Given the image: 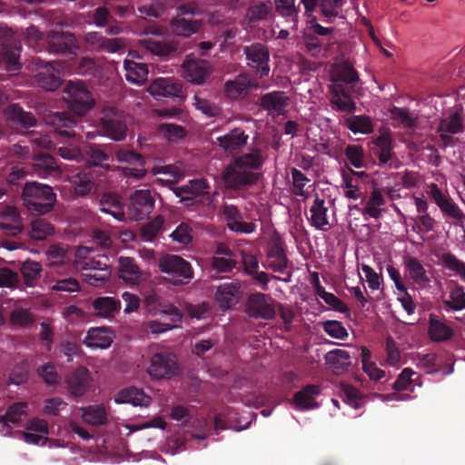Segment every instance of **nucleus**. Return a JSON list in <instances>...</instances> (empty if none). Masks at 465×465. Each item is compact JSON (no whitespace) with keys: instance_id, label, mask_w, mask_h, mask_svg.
I'll use <instances>...</instances> for the list:
<instances>
[{"instance_id":"nucleus-1","label":"nucleus","mask_w":465,"mask_h":465,"mask_svg":"<svg viewBox=\"0 0 465 465\" xmlns=\"http://www.w3.org/2000/svg\"><path fill=\"white\" fill-rule=\"evenodd\" d=\"M63 98L70 112H49L45 115V121L62 136H79L74 131L78 120L76 116L84 115L93 108V95L84 83L70 81L64 87Z\"/></svg>"},{"instance_id":"nucleus-2","label":"nucleus","mask_w":465,"mask_h":465,"mask_svg":"<svg viewBox=\"0 0 465 465\" xmlns=\"http://www.w3.org/2000/svg\"><path fill=\"white\" fill-rule=\"evenodd\" d=\"M265 162L262 151L252 147L248 153L233 157L223 169L222 178L225 186L233 191L246 190L259 180V171Z\"/></svg>"},{"instance_id":"nucleus-3","label":"nucleus","mask_w":465,"mask_h":465,"mask_svg":"<svg viewBox=\"0 0 465 465\" xmlns=\"http://www.w3.org/2000/svg\"><path fill=\"white\" fill-rule=\"evenodd\" d=\"M22 199L29 212L43 215L53 211L56 194L51 186L33 181L25 183Z\"/></svg>"},{"instance_id":"nucleus-4","label":"nucleus","mask_w":465,"mask_h":465,"mask_svg":"<svg viewBox=\"0 0 465 465\" xmlns=\"http://www.w3.org/2000/svg\"><path fill=\"white\" fill-rule=\"evenodd\" d=\"M0 228L7 236L16 239H5L0 243L6 250L14 251L24 247L25 242L21 238L24 226L21 223V217L17 209L14 206L6 205L0 211Z\"/></svg>"},{"instance_id":"nucleus-5","label":"nucleus","mask_w":465,"mask_h":465,"mask_svg":"<svg viewBox=\"0 0 465 465\" xmlns=\"http://www.w3.org/2000/svg\"><path fill=\"white\" fill-rule=\"evenodd\" d=\"M160 270L171 277L174 285L188 282L193 277V268L183 258L168 254L159 260Z\"/></svg>"},{"instance_id":"nucleus-6","label":"nucleus","mask_w":465,"mask_h":465,"mask_svg":"<svg viewBox=\"0 0 465 465\" xmlns=\"http://www.w3.org/2000/svg\"><path fill=\"white\" fill-rule=\"evenodd\" d=\"M100 125L105 135L114 141H123L126 137V116L122 111L114 107L105 108L100 119Z\"/></svg>"},{"instance_id":"nucleus-7","label":"nucleus","mask_w":465,"mask_h":465,"mask_svg":"<svg viewBox=\"0 0 465 465\" xmlns=\"http://www.w3.org/2000/svg\"><path fill=\"white\" fill-rule=\"evenodd\" d=\"M46 51L54 54H75L79 45L75 35L70 32L51 30L45 38Z\"/></svg>"},{"instance_id":"nucleus-8","label":"nucleus","mask_w":465,"mask_h":465,"mask_svg":"<svg viewBox=\"0 0 465 465\" xmlns=\"http://www.w3.org/2000/svg\"><path fill=\"white\" fill-rule=\"evenodd\" d=\"M164 34L163 27L155 24H150L144 26L141 35L144 38L141 40L142 45L152 54L158 56H168L176 52L177 45L173 42H164L155 40L154 36H161Z\"/></svg>"},{"instance_id":"nucleus-9","label":"nucleus","mask_w":465,"mask_h":465,"mask_svg":"<svg viewBox=\"0 0 465 465\" xmlns=\"http://www.w3.org/2000/svg\"><path fill=\"white\" fill-rule=\"evenodd\" d=\"M429 195L452 224L463 226L465 213L450 196L442 193L436 183H432L429 185Z\"/></svg>"},{"instance_id":"nucleus-10","label":"nucleus","mask_w":465,"mask_h":465,"mask_svg":"<svg viewBox=\"0 0 465 465\" xmlns=\"http://www.w3.org/2000/svg\"><path fill=\"white\" fill-rule=\"evenodd\" d=\"M183 77L193 84H203L211 76L213 66L208 60L193 54H187L182 64Z\"/></svg>"},{"instance_id":"nucleus-11","label":"nucleus","mask_w":465,"mask_h":465,"mask_svg":"<svg viewBox=\"0 0 465 465\" xmlns=\"http://www.w3.org/2000/svg\"><path fill=\"white\" fill-rule=\"evenodd\" d=\"M245 312L251 318L265 321L273 320L276 316L273 299L262 292L252 293L249 296Z\"/></svg>"},{"instance_id":"nucleus-12","label":"nucleus","mask_w":465,"mask_h":465,"mask_svg":"<svg viewBox=\"0 0 465 465\" xmlns=\"http://www.w3.org/2000/svg\"><path fill=\"white\" fill-rule=\"evenodd\" d=\"M243 54L246 56L247 64L255 70L260 78L269 75L270 53L268 47L262 43H253L243 46Z\"/></svg>"},{"instance_id":"nucleus-13","label":"nucleus","mask_w":465,"mask_h":465,"mask_svg":"<svg viewBox=\"0 0 465 465\" xmlns=\"http://www.w3.org/2000/svg\"><path fill=\"white\" fill-rule=\"evenodd\" d=\"M154 207V199L149 190H136L130 196L128 214L135 221H141L149 216Z\"/></svg>"},{"instance_id":"nucleus-14","label":"nucleus","mask_w":465,"mask_h":465,"mask_svg":"<svg viewBox=\"0 0 465 465\" xmlns=\"http://www.w3.org/2000/svg\"><path fill=\"white\" fill-rule=\"evenodd\" d=\"M176 356L171 352H157L151 359L149 374L155 379L171 378L177 372Z\"/></svg>"},{"instance_id":"nucleus-15","label":"nucleus","mask_w":465,"mask_h":465,"mask_svg":"<svg viewBox=\"0 0 465 465\" xmlns=\"http://www.w3.org/2000/svg\"><path fill=\"white\" fill-rule=\"evenodd\" d=\"M22 45L19 40L6 37L3 40L0 52V67L5 66L7 71L21 69L20 53Z\"/></svg>"},{"instance_id":"nucleus-16","label":"nucleus","mask_w":465,"mask_h":465,"mask_svg":"<svg viewBox=\"0 0 465 465\" xmlns=\"http://www.w3.org/2000/svg\"><path fill=\"white\" fill-rule=\"evenodd\" d=\"M281 237L275 235L271 238L267 247L268 268L275 272L284 273L289 261Z\"/></svg>"},{"instance_id":"nucleus-17","label":"nucleus","mask_w":465,"mask_h":465,"mask_svg":"<svg viewBox=\"0 0 465 465\" xmlns=\"http://www.w3.org/2000/svg\"><path fill=\"white\" fill-rule=\"evenodd\" d=\"M115 157L120 163H127L130 165L136 166L123 168V173L125 176L141 179L145 175L146 171L143 168L145 159L141 153H135L133 150L119 148L115 152Z\"/></svg>"},{"instance_id":"nucleus-18","label":"nucleus","mask_w":465,"mask_h":465,"mask_svg":"<svg viewBox=\"0 0 465 465\" xmlns=\"http://www.w3.org/2000/svg\"><path fill=\"white\" fill-rule=\"evenodd\" d=\"M249 135L240 127L230 130L216 138L218 146L226 153L236 154L243 150L248 143Z\"/></svg>"},{"instance_id":"nucleus-19","label":"nucleus","mask_w":465,"mask_h":465,"mask_svg":"<svg viewBox=\"0 0 465 465\" xmlns=\"http://www.w3.org/2000/svg\"><path fill=\"white\" fill-rule=\"evenodd\" d=\"M242 294V284L239 282H224L217 287L214 299L220 308L228 310L239 302Z\"/></svg>"},{"instance_id":"nucleus-20","label":"nucleus","mask_w":465,"mask_h":465,"mask_svg":"<svg viewBox=\"0 0 465 465\" xmlns=\"http://www.w3.org/2000/svg\"><path fill=\"white\" fill-rule=\"evenodd\" d=\"M209 183L205 179H193L186 184L173 189L174 194L187 205L193 204L194 199L209 193Z\"/></svg>"},{"instance_id":"nucleus-21","label":"nucleus","mask_w":465,"mask_h":465,"mask_svg":"<svg viewBox=\"0 0 465 465\" xmlns=\"http://www.w3.org/2000/svg\"><path fill=\"white\" fill-rule=\"evenodd\" d=\"M91 373L84 366H79L66 377L69 392L74 397L83 396L91 385Z\"/></svg>"},{"instance_id":"nucleus-22","label":"nucleus","mask_w":465,"mask_h":465,"mask_svg":"<svg viewBox=\"0 0 465 465\" xmlns=\"http://www.w3.org/2000/svg\"><path fill=\"white\" fill-rule=\"evenodd\" d=\"M290 97L283 91H272L260 97V106L269 114L283 115L290 104Z\"/></svg>"},{"instance_id":"nucleus-23","label":"nucleus","mask_w":465,"mask_h":465,"mask_svg":"<svg viewBox=\"0 0 465 465\" xmlns=\"http://www.w3.org/2000/svg\"><path fill=\"white\" fill-rule=\"evenodd\" d=\"M223 213L227 222L228 228L232 232L248 234L253 232L256 229L254 223L242 221V215L239 209L232 204H225Z\"/></svg>"},{"instance_id":"nucleus-24","label":"nucleus","mask_w":465,"mask_h":465,"mask_svg":"<svg viewBox=\"0 0 465 465\" xmlns=\"http://www.w3.org/2000/svg\"><path fill=\"white\" fill-rule=\"evenodd\" d=\"M60 66L58 63H45L42 71L36 74L39 86L47 91L58 89L62 84Z\"/></svg>"},{"instance_id":"nucleus-25","label":"nucleus","mask_w":465,"mask_h":465,"mask_svg":"<svg viewBox=\"0 0 465 465\" xmlns=\"http://www.w3.org/2000/svg\"><path fill=\"white\" fill-rule=\"evenodd\" d=\"M373 146L371 148L373 154L380 161V164L387 163L392 157V138L389 129L380 132V134L372 140Z\"/></svg>"},{"instance_id":"nucleus-26","label":"nucleus","mask_w":465,"mask_h":465,"mask_svg":"<svg viewBox=\"0 0 465 465\" xmlns=\"http://www.w3.org/2000/svg\"><path fill=\"white\" fill-rule=\"evenodd\" d=\"M99 205L101 212L112 215L119 222L125 221L124 204L118 194L104 193L99 200Z\"/></svg>"},{"instance_id":"nucleus-27","label":"nucleus","mask_w":465,"mask_h":465,"mask_svg":"<svg viewBox=\"0 0 465 465\" xmlns=\"http://www.w3.org/2000/svg\"><path fill=\"white\" fill-rule=\"evenodd\" d=\"M321 393V387L315 384H308L293 395V402L299 411H308L316 409L319 404L315 401V397Z\"/></svg>"},{"instance_id":"nucleus-28","label":"nucleus","mask_w":465,"mask_h":465,"mask_svg":"<svg viewBox=\"0 0 465 465\" xmlns=\"http://www.w3.org/2000/svg\"><path fill=\"white\" fill-rule=\"evenodd\" d=\"M258 86L255 80L251 78L247 74H239L233 80L226 81L224 84V91L232 99H237L238 97L247 94L250 88H256Z\"/></svg>"},{"instance_id":"nucleus-29","label":"nucleus","mask_w":465,"mask_h":465,"mask_svg":"<svg viewBox=\"0 0 465 465\" xmlns=\"http://www.w3.org/2000/svg\"><path fill=\"white\" fill-rule=\"evenodd\" d=\"M5 115L12 124L25 129L35 126L36 123L35 115L30 112H25L17 104H13L6 107Z\"/></svg>"},{"instance_id":"nucleus-30","label":"nucleus","mask_w":465,"mask_h":465,"mask_svg":"<svg viewBox=\"0 0 465 465\" xmlns=\"http://www.w3.org/2000/svg\"><path fill=\"white\" fill-rule=\"evenodd\" d=\"M116 403H130L134 406L146 407L151 403V397L143 390L136 387H127L121 390L114 399Z\"/></svg>"},{"instance_id":"nucleus-31","label":"nucleus","mask_w":465,"mask_h":465,"mask_svg":"<svg viewBox=\"0 0 465 465\" xmlns=\"http://www.w3.org/2000/svg\"><path fill=\"white\" fill-rule=\"evenodd\" d=\"M148 90L153 96L172 97L179 96L182 87L171 78H157L149 85Z\"/></svg>"},{"instance_id":"nucleus-32","label":"nucleus","mask_w":465,"mask_h":465,"mask_svg":"<svg viewBox=\"0 0 465 465\" xmlns=\"http://www.w3.org/2000/svg\"><path fill=\"white\" fill-rule=\"evenodd\" d=\"M92 307L96 316L113 318L120 311L121 302L114 297H98L93 301Z\"/></svg>"},{"instance_id":"nucleus-33","label":"nucleus","mask_w":465,"mask_h":465,"mask_svg":"<svg viewBox=\"0 0 465 465\" xmlns=\"http://www.w3.org/2000/svg\"><path fill=\"white\" fill-rule=\"evenodd\" d=\"M112 342V331L105 327L91 328L84 340L85 345L90 348L107 349Z\"/></svg>"},{"instance_id":"nucleus-34","label":"nucleus","mask_w":465,"mask_h":465,"mask_svg":"<svg viewBox=\"0 0 465 465\" xmlns=\"http://www.w3.org/2000/svg\"><path fill=\"white\" fill-rule=\"evenodd\" d=\"M327 212L328 207L325 206L324 199H321L317 194L310 209L311 224L318 230H328L329 221Z\"/></svg>"},{"instance_id":"nucleus-35","label":"nucleus","mask_w":465,"mask_h":465,"mask_svg":"<svg viewBox=\"0 0 465 465\" xmlns=\"http://www.w3.org/2000/svg\"><path fill=\"white\" fill-rule=\"evenodd\" d=\"M449 296L443 300L445 311H461L465 309V292L462 286L455 282H450L448 285Z\"/></svg>"},{"instance_id":"nucleus-36","label":"nucleus","mask_w":465,"mask_h":465,"mask_svg":"<svg viewBox=\"0 0 465 465\" xmlns=\"http://www.w3.org/2000/svg\"><path fill=\"white\" fill-rule=\"evenodd\" d=\"M406 275L418 285H424L430 282L427 272L422 263L413 256H407L404 259Z\"/></svg>"},{"instance_id":"nucleus-37","label":"nucleus","mask_w":465,"mask_h":465,"mask_svg":"<svg viewBox=\"0 0 465 465\" xmlns=\"http://www.w3.org/2000/svg\"><path fill=\"white\" fill-rule=\"evenodd\" d=\"M124 68L126 72L125 78L128 82L140 85L146 81L148 75V66L146 64L127 58L124 62Z\"/></svg>"},{"instance_id":"nucleus-38","label":"nucleus","mask_w":465,"mask_h":465,"mask_svg":"<svg viewBox=\"0 0 465 465\" xmlns=\"http://www.w3.org/2000/svg\"><path fill=\"white\" fill-rule=\"evenodd\" d=\"M428 333L432 341L440 342L450 340L453 336V330L438 316L430 314Z\"/></svg>"},{"instance_id":"nucleus-39","label":"nucleus","mask_w":465,"mask_h":465,"mask_svg":"<svg viewBox=\"0 0 465 465\" xmlns=\"http://www.w3.org/2000/svg\"><path fill=\"white\" fill-rule=\"evenodd\" d=\"M332 80L336 84H346L353 86L359 82V74L353 65L348 62H342L335 65Z\"/></svg>"},{"instance_id":"nucleus-40","label":"nucleus","mask_w":465,"mask_h":465,"mask_svg":"<svg viewBox=\"0 0 465 465\" xmlns=\"http://www.w3.org/2000/svg\"><path fill=\"white\" fill-rule=\"evenodd\" d=\"M119 276L126 282L137 284L141 280L142 272L134 259L130 257H120Z\"/></svg>"},{"instance_id":"nucleus-41","label":"nucleus","mask_w":465,"mask_h":465,"mask_svg":"<svg viewBox=\"0 0 465 465\" xmlns=\"http://www.w3.org/2000/svg\"><path fill=\"white\" fill-rule=\"evenodd\" d=\"M170 25L175 35L189 37L199 32L203 22L201 20H188L177 16L171 20Z\"/></svg>"},{"instance_id":"nucleus-42","label":"nucleus","mask_w":465,"mask_h":465,"mask_svg":"<svg viewBox=\"0 0 465 465\" xmlns=\"http://www.w3.org/2000/svg\"><path fill=\"white\" fill-rule=\"evenodd\" d=\"M80 411L83 420L90 425L98 426L107 422V413L103 404L83 407Z\"/></svg>"},{"instance_id":"nucleus-43","label":"nucleus","mask_w":465,"mask_h":465,"mask_svg":"<svg viewBox=\"0 0 465 465\" xmlns=\"http://www.w3.org/2000/svg\"><path fill=\"white\" fill-rule=\"evenodd\" d=\"M325 361L335 371H344L351 365V355L345 350L335 349L325 355Z\"/></svg>"},{"instance_id":"nucleus-44","label":"nucleus","mask_w":465,"mask_h":465,"mask_svg":"<svg viewBox=\"0 0 465 465\" xmlns=\"http://www.w3.org/2000/svg\"><path fill=\"white\" fill-rule=\"evenodd\" d=\"M276 12L283 16L287 22L292 23L295 28L298 24L300 5H295V0H275Z\"/></svg>"},{"instance_id":"nucleus-45","label":"nucleus","mask_w":465,"mask_h":465,"mask_svg":"<svg viewBox=\"0 0 465 465\" xmlns=\"http://www.w3.org/2000/svg\"><path fill=\"white\" fill-rule=\"evenodd\" d=\"M463 129L464 124L461 114L459 112H454L440 121L437 132L457 134L462 133Z\"/></svg>"},{"instance_id":"nucleus-46","label":"nucleus","mask_w":465,"mask_h":465,"mask_svg":"<svg viewBox=\"0 0 465 465\" xmlns=\"http://www.w3.org/2000/svg\"><path fill=\"white\" fill-rule=\"evenodd\" d=\"M331 102L340 111L352 113L355 109V104L348 91L340 84H335Z\"/></svg>"},{"instance_id":"nucleus-47","label":"nucleus","mask_w":465,"mask_h":465,"mask_svg":"<svg viewBox=\"0 0 465 465\" xmlns=\"http://www.w3.org/2000/svg\"><path fill=\"white\" fill-rule=\"evenodd\" d=\"M390 114L394 121H397L400 125L406 129L412 130L417 125V116L411 113L410 109L406 107L393 106L390 110Z\"/></svg>"},{"instance_id":"nucleus-48","label":"nucleus","mask_w":465,"mask_h":465,"mask_svg":"<svg viewBox=\"0 0 465 465\" xmlns=\"http://www.w3.org/2000/svg\"><path fill=\"white\" fill-rule=\"evenodd\" d=\"M346 127L354 134H371L373 131L371 119L367 115H353L345 120Z\"/></svg>"},{"instance_id":"nucleus-49","label":"nucleus","mask_w":465,"mask_h":465,"mask_svg":"<svg viewBox=\"0 0 465 465\" xmlns=\"http://www.w3.org/2000/svg\"><path fill=\"white\" fill-rule=\"evenodd\" d=\"M54 231V226L49 222L43 218H37L32 221L28 235L33 240L43 241L53 234Z\"/></svg>"},{"instance_id":"nucleus-50","label":"nucleus","mask_w":465,"mask_h":465,"mask_svg":"<svg viewBox=\"0 0 465 465\" xmlns=\"http://www.w3.org/2000/svg\"><path fill=\"white\" fill-rule=\"evenodd\" d=\"M385 204V199L381 193L375 189L371 192L363 210V214H368L374 219H379L381 214V206Z\"/></svg>"},{"instance_id":"nucleus-51","label":"nucleus","mask_w":465,"mask_h":465,"mask_svg":"<svg viewBox=\"0 0 465 465\" xmlns=\"http://www.w3.org/2000/svg\"><path fill=\"white\" fill-rule=\"evenodd\" d=\"M21 273L27 286H35V282L39 279L42 272V266L39 262L26 261L21 266Z\"/></svg>"},{"instance_id":"nucleus-52","label":"nucleus","mask_w":465,"mask_h":465,"mask_svg":"<svg viewBox=\"0 0 465 465\" xmlns=\"http://www.w3.org/2000/svg\"><path fill=\"white\" fill-rule=\"evenodd\" d=\"M371 352L363 347L361 349V362L364 372L371 380L379 381L385 376V371L377 367L374 362L370 361Z\"/></svg>"},{"instance_id":"nucleus-53","label":"nucleus","mask_w":465,"mask_h":465,"mask_svg":"<svg viewBox=\"0 0 465 465\" xmlns=\"http://www.w3.org/2000/svg\"><path fill=\"white\" fill-rule=\"evenodd\" d=\"M35 320V315L28 309L17 308L10 313V322L15 326L28 328Z\"/></svg>"},{"instance_id":"nucleus-54","label":"nucleus","mask_w":465,"mask_h":465,"mask_svg":"<svg viewBox=\"0 0 465 465\" xmlns=\"http://www.w3.org/2000/svg\"><path fill=\"white\" fill-rule=\"evenodd\" d=\"M345 156L349 163L355 168L364 166V151L360 144H348L344 150Z\"/></svg>"},{"instance_id":"nucleus-55","label":"nucleus","mask_w":465,"mask_h":465,"mask_svg":"<svg viewBox=\"0 0 465 465\" xmlns=\"http://www.w3.org/2000/svg\"><path fill=\"white\" fill-rule=\"evenodd\" d=\"M34 161L35 166L39 170H43L45 174L58 168L55 158L46 153H35L34 155Z\"/></svg>"},{"instance_id":"nucleus-56","label":"nucleus","mask_w":465,"mask_h":465,"mask_svg":"<svg viewBox=\"0 0 465 465\" xmlns=\"http://www.w3.org/2000/svg\"><path fill=\"white\" fill-rule=\"evenodd\" d=\"M343 401L355 410L360 409L365 402L363 395L351 385H344L342 387Z\"/></svg>"},{"instance_id":"nucleus-57","label":"nucleus","mask_w":465,"mask_h":465,"mask_svg":"<svg viewBox=\"0 0 465 465\" xmlns=\"http://www.w3.org/2000/svg\"><path fill=\"white\" fill-rule=\"evenodd\" d=\"M271 10L270 4L263 1L253 3L247 10V15L251 22L266 19Z\"/></svg>"},{"instance_id":"nucleus-58","label":"nucleus","mask_w":465,"mask_h":465,"mask_svg":"<svg viewBox=\"0 0 465 465\" xmlns=\"http://www.w3.org/2000/svg\"><path fill=\"white\" fill-rule=\"evenodd\" d=\"M236 264L235 258L213 256L211 260V267L217 273H229Z\"/></svg>"},{"instance_id":"nucleus-59","label":"nucleus","mask_w":465,"mask_h":465,"mask_svg":"<svg viewBox=\"0 0 465 465\" xmlns=\"http://www.w3.org/2000/svg\"><path fill=\"white\" fill-rule=\"evenodd\" d=\"M107 149H112V147L107 146L106 148H103L100 145L92 144L86 151V154L93 164L99 165L104 162L110 160V154L108 153Z\"/></svg>"},{"instance_id":"nucleus-60","label":"nucleus","mask_w":465,"mask_h":465,"mask_svg":"<svg viewBox=\"0 0 465 465\" xmlns=\"http://www.w3.org/2000/svg\"><path fill=\"white\" fill-rule=\"evenodd\" d=\"M37 374L48 385H56L60 381L56 369L51 362L39 366L37 368Z\"/></svg>"},{"instance_id":"nucleus-61","label":"nucleus","mask_w":465,"mask_h":465,"mask_svg":"<svg viewBox=\"0 0 465 465\" xmlns=\"http://www.w3.org/2000/svg\"><path fill=\"white\" fill-rule=\"evenodd\" d=\"M322 327L324 331L332 338L344 340L348 337V331L341 322L326 321Z\"/></svg>"},{"instance_id":"nucleus-62","label":"nucleus","mask_w":465,"mask_h":465,"mask_svg":"<svg viewBox=\"0 0 465 465\" xmlns=\"http://www.w3.org/2000/svg\"><path fill=\"white\" fill-rule=\"evenodd\" d=\"M82 275L84 277V281L88 284L98 287L103 285L109 279L111 272L110 270H102L101 272L84 271Z\"/></svg>"},{"instance_id":"nucleus-63","label":"nucleus","mask_w":465,"mask_h":465,"mask_svg":"<svg viewBox=\"0 0 465 465\" xmlns=\"http://www.w3.org/2000/svg\"><path fill=\"white\" fill-rule=\"evenodd\" d=\"M192 232V228L187 223H182L176 227L170 236L174 242H177L182 245H187L193 240Z\"/></svg>"},{"instance_id":"nucleus-64","label":"nucleus","mask_w":465,"mask_h":465,"mask_svg":"<svg viewBox=\"0 0 465 465\" xmlns=\"http://www.w3.org/2000/svg\"><path fill=\"white\" fill-rule=\"evenodd\" d=\"M441 261L449 270L456 272L465 281V263L463 262L450 252L443 253Z\"/></svg>"}]
</instances>
